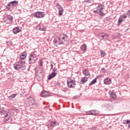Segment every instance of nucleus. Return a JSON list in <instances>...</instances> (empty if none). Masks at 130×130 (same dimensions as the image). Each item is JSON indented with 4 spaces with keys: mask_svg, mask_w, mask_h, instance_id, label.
Returning <instances> with one entry per match:
<instances>
[{
    "mask_svg": "<svg viewBox=\"0 0 130 130\" xmlns=\"http://www.w3.org/2000/svg\"><path fill=\"white\" fill-rule=\"evenodd\" d=\"M33 16L35 18H44L45 17V12H37L33 13Z\"/></svg>",
    "mask_w": 130,
    "mask_h": 130,
    "instance_id": "6",
    "label": "nucleus"
},
{
    "mask_svg": "<svg viewBox=\"0 0 130 130\" xmlns=\"http://www.w3.org/2000/svg\"><path fill=\"white\" fill-rule=\"evenodd\" d=\"M62 13H63V9L62 8V7H59V16H61V15H62Z\"/></svg>",
    "mask_w": 130,
    "mask_h": 130,
    "instance_id": "24",
    "label": "nucleus"
},
{
    "mask_svg": "<svg viewBox=\"0 0 130 130\" xmlns=\"http://www.w3.org/2000/svg\"><path fill=\"white\" fill-rule=\"evenodd\" d=\"M26 101L29 104L31 109H36L38 107V104L36 103V101L34 98L29 96L26 99Z\"/></svg>",
    "mask_w": 130,
    "mask_h": 130,
    "instance_id": "3",
    "label": "nucleus"
},
{
    "mask_svg": "<svg viewBox=\"0 0 130 130\" xmlns=\"http://www.w3.org/2000/svg\"><path fill=\"white\" fill-rule=\"evenodd\" d=\"M56 86H60V82L57 81L56 83Z\"/></svg>",
    "mask_w": 130,
    "mask_h": 130,
    "instance_id": "36",
    "label": "nucleus"
},
{
    "mask_svg": "<svg viewBox=\"0 0 130 130\" xmlns=\"http://www.w3.org/2000/svg\"><path fill=\"white\" fill-rule=\"evenodd\" d=\"M27 57V53L26 52H23L22 53H21L20 55V58L21 60H24L25 58Z\"/></svg>",
    "mask_w": 130,
    "mask_h": 130,
    "instance_id": "12",
    "label": "nucleus"
},
{
    "mask_svg": "<svg viewBox=\"0 0 130 130\" xmlns=\"http://www.w3.org/2000/svg\"><path fill=\"white\" fill-rule=\"evenodd\" d=\"M17 96V94H12L11 95L9 96V100H12V99H13V98H15Z\"/></svg>",
    "mask_w": 130,
    "mask_h": 130,
    "instance_id": "23",
    "label": "nucleus"
},
{
    "mask_svg": "<svg viewBox=\"0 0 130 130\" xmlns=\"http://www.w3.org/2000/svg\"><path fill=\"white\" fill-rule=\"evenodd\" d=\"M42 74H36V77L39 81H41V80H42Z\"/></svg>",
    "mask_w": 130,
    "mask_h": 130,
    "instance_id": "18",
    "label": "nucleus"
},
{
    "mask_svg": "<svg viewBox=\"0 0 130 130\" xmlns=\"http://www.w3.org/2000/svg\"><path fill=\"white\" fill-rule=\"evenodd\" d=\"M81 49L82 51H83L84 52H85V51H86V49H87V45L86 44H83L81 46Z\"/></svg>",
    "mask_w": 130,
    "mask_h": 130,
    "instance_id": "19",
    "label": "nucleus"
},
{
    "mask_svg": "<svg viewBox=\"0 0 130 130\" xmlns=\"http://www.w3.org/2000/svg\"><path fill=\"white\" fill-rule=\"evenodd\" d=\"M38 63L39 64L40 67H42V66H43V61H42V60H40Z\"/></svg>",
    "mask_w": 130,
    "mask_h": 130,
    "instance_id": "30",
    "label": "nucleus"
},
{
    "mask_svg": "<svg viewBox=\"0 0 130 130\" xmlns=\"http://www.w3.org/2000/svg\"><path fill=\"white\" fill-rule=\"evenodd\" d=\"M101 37L102 38V39L105 40V39H107L109 37V35L106 33H104L101 36Z\"/></svg>",
    "mask_w": 130,
    "mask_h": 130,
    "instance_id": "17",
    "label": "nucleus"
},
{
    "mask_svg": "<svg viewBox=\"0 0 130 130\" xmlns=\"http://www.w3.org/2000/svg\"><path fill=\"white\" fill-rule=\"evenodd\" d=\"M87 114H88L89 115H92V111H89L87 112Z\"/></svg>",
    "mask_w": 130,
    "mask_h": 130,
    "instance_id": "35",
    "label": "nucleus"
},
{
    "mask_svg": "<svg viewBox=\"0 0 130 130\" xmlns=\"http://www.w3.org/2000/svg\"><path fill=\"white\" fill-rule=\"evenodd\" d=\"M41 96H42V97H48V96H49V93L46 91H42Z\"/></svg>",
    "mask_w": 130,
    "mask_h": 130,
    "instance_id": "14",
    "label": "nucleus"
},
{
    "mask_svg": "<svg viewBox=\"0 0 130 130\" xmlns=\"http://www.w3.org/2000/svg\"><path fill=\"white\" fill-rule=\"evenodd\" d=\"M111 79L109 78H106L104 80V83L105 85H110V84H111Z\"/></svg>",
    "mask_w": 130,
    "mask_h": 130,
    "instance_id": "11",
    "label": "nucleus"
},
{
    "mask_svg": "<svg viewBox=\"0 0 130 130\" xmlns=\"http://www.w3.org/2000/svg\"><path fill=\"white\" fill-rule=\"evenodd\" d=\"M83 74L84 76H90V73H89L88 70H84L83 72Z\"/></svg>",
    "mask_w": 130,
    "mask_h": 130,
    "instance_id": "22",
    "label": "nucleus"
},
{
    "mask_svg": "<svg viewBox=\"0 0 130 130\" xmlns=\"http://www.w3.org/2000/svg\"><path fill=\"white\" fill-rule=\"evenodd\" d=\"M1 114L3 115V117H7L8 116V113L5 111V110H0Z\"/></svg>",
    "mask_w": 130,
    "mask_h": 130,
    "instance_id": "20",
    "label": "nucleus"
},
{
    "mask_svg": "<svg viewBox=\"0 0 130 130\" xmlns=\"http://www.w3.org/2000/svg\"><path fill=\"white\" fill-rule=\"evenodd\" d=\"M21 31L22 30L20 29L19 27H17L13 29V32L14 34H17V33H19V32H21Z\"/></svg>",
    "mask_w": 130,
    "mask_h": 130,
    "instance_id": "15",
    "label": "nucleus"
},
{
    "mask_svg": "<svg viewBox=\"0 0 130 130\" xmlns=\"http://www.w3.org/2000/svg\"><path fill=\"white\" fill-rule=\"evenodd\" d=\"M128 127L129 128H130V124H128Z\"/></svg>",
    "mask_w": 130,
    "mask_h": 130,
    "instance_id": "41",
    "label": "nucleus"
},
{
    "mask_svg": "<svg viewBox=\"0 0 130 130\" xmlns=\"http://www.w3.org/2000/svg\"><path fill=\"white\" fill-rule=\"evenodd\" d=\"M74 98L75 99V98H76V97H74Z\"/></svg>",
    "mask_w": 130,
    "mask_h": 130,
    "instance_id": "44",
    "label": "nucleus"
},
{
    "mask_svg": "<svg viewBox=\"0 0 130 130\" xmlns=\"http://www.w3.org/2000/svg\"><path fill=\"white\" fill-rule=\"evenodd\" d=\"M110 95L111 96V98L113 99V100H115V99H116V94H115V92L110 91Z\"/></svg>",
    "mask_w": 130,
    "mask_h": 130,
    "instance_id": "16",
    "label": "nucleus"
},
{
    "mask_svg": "<svg viewBox=\"0 0 130 130\" xmlns=\"http://www.w3.org/2000/svg\"><path fill=\"white\" fill-rule=\"evenodd\" d=\"M51 70H52V68H53V65L52 64H51Z\"/></svg>",
    "mask_w": 130,
    "mask_h": 130,
    "instance_id": "40",
    "label": "nucleus"
},
{
    "mask_svg": "<svg viewBox=\"0 0 130 130\" xmlns=\"http://www.w3.org/2000/svg\"><path fill=\"white\" fill-rule=\"evenodd\" d=\"M7 22L6 23H8V24H12L13 23V16L11 15H8L6 16Z\"/></svg>",
    "mask_w": 130,
    "mask_h": 130,
    "instance_id": "10",
    "label": "nucleus"
},
{
    "mask_svg": "<svg viewBox=\"0 0 130 130\" xmlns=\"http://www.w3.org/2000/svg\"><path fill=\"white\" fill-rule=\"evenodd\" d=\"M68 2H73V0H68Z\"/></svg>",
    "mask_w": 130,
    "mask_h": 130,
    "instance_id": "42",
    "label": "nucleus"
},
{
    "mask_svg": "<svg viewBox=\"0 0 130 130\" xmlns=\"http://www.w3.org/2000/svg\"><path fill=\"white\" fill-rule=\"evenodd\" d=\"M102 71L103 72V73H104V74H105V68H102Z\"/></svg>",
    "mask_w": 130,
    "mask_h": 130,
    "instance_id": "37",
    "label": "nucleus"
},
{
    "mask_svg": "<svg viewBox=\"0 0 130 130\" xmlns=\"http://www.w3.org/2000/svg\"><path fill=\"white\" fill-rule=\"evenodd\" d=\"M128 122H129H129H130V119H129V120H128Z\"/></svg>",
    "mask_w": 130,
    "mask_h": 130,
    "instance_id": "43",
    "label": "nucleus"
},
{
    "mask_svg": "<svg viewBox=\"0 0 130 130\" xmlns=\"http://www.w3.org/2000/svg\"><path fill=\"white\" fill-rule=\"evenodd\" d=\"M21 96H24V92H22L20 93Z\"/></svg>",
    "mask_w": 130,
    "mask_h": 130,
    "instance_id": "39",
    "label": "nucleus"
},
{
    "mask_svg": "<svg viewBox=\"0 0 130 130\" xmlns=\"http://www.w3.org/2000/svg\"><path fill=\"white\" fill-rule=\"evenodd\" d=\"M87 81H88V78L83 77V78H82L81 79V84H84V83H86Z\"/></svg>",
    "mask_w": 130,
    "mask_h": 130,
    "instance_id": "21",
    "label": "nucleus"
},
{
    "mask_svg": "<svg viewBox=\"0 0 130 130\" xmlns=\"http://www.w3.org/2000/svg\"><path fill=\"white\" fill-rule=\"evenodd\" d=\"M129 124L128 120H124L123 122V124Z\"/></svg>",
    "mask_w": 130,
    "mask_h": 130,
    "instance_id": "31",
    "label": "nucleus"
},
{
    "mask_svg": "<svg viewBox=\"0 0 130 130\" xmlns=\"http://www.w3.org/2000/svg\"><path fill=\"white\" fill-rule=\"evenodd\" d=\"M50 126H56V121H51L50 122Z\"/></svg>",
    "mask_w": 130,
    "mask_h": 130,
    "instance_id": "25",
    "label": "nucleus"
},
{
    "mask_svg": "<svg viewBox=\"0 0 130 130\" xmlns=\"http://www.w3.org/2000/svg\"><path fill=\"white\" fill-rule=\"evenodd\" d=\"M127 18V16L126 13H124L119 17L118 21V25L119 26L122 22L125 20V19Z\"/></svg>",
    "mask_w": 130,
    "mask_h": 130,
    "instance_id": "7",
    "label": "nucleus"
},
{
    "mask_svg": "<svg viewBox=\"0 0 130 130\" xmlns=\"http://www.w3.org/2000/svg\"><path fill=\"white\" fill-rule=\"evenodd\" d=\"M41 31H46V28L44 26H41L39 28Z\"/></svg>",
    "mask_w": 130,
    "mask_h": 130,
    "instance_id": "29",
    "label": "nucleus"
},
{
    "mask_svg": "<svg viewBox=\"0 0 130 130\" xmlns=\"http://www.w3.org/2000/svg\"><path fill=\"white\" fill-rule=\"evenodd\" d=\"M26 62L25 61H18L13 65L14 70L16 71H24L26 70Z\"/></svg>",
    "mask_w": 130,
    "mask_h": 130,
    "instance_id": "2",
    "label": "nucleus"
},
{
    "mask_svg": "<svg viewBox=\"0 0 130 130\" xmlns=\"http://www.w3.org/2000/svg\"><path fill=\"white\" fill-rule=\"evenodd\" d=\"M104 9V6L102 4H100L98 6V9L96 10H93V13L95 14H99L100 16H104V13H103V10Z\"/></svg>",
    "mask_w": 130,
    "mask_h": 130,
    "instance_id": "4",
    "label": "nucleus"
},
{
    "mask_svg": "<svg viewBox=\"0 0 130 130\" xmlns=\"http://www.w3.org/2000/svg\"><path fill=\"white\" fill-rule=\"evenodd\" d=\"M68 38H69V36L66 34H62L56 39H54V44L55 46L61 45H64L66 42H68Z\"/></svg>",
    "mask_w": 130,
    "mask_h": 130,
    "instance_id": "1",
    "label": "nucleus"
},
{
    "mask_svg": "<svg viewBox=\"0 0 130 130\" xmlns=\"http://www.w3.org/2000/svg\"><path fill=\"white\" fill-rule=\"evenodd\" d=\"M35 52H31L29 54L30 57L29 58V63H34L37 61V55L35 54Z\"/></svg>",
    "mask_w": 130,
    "mask_h": 130,
    "instance_id": "5",
    "label": "nucleus"
},
{
    "mask_svg": "<svg viewBox=\"0 0 130 130\" xmlns=\"http://www.w3.org/2000/svg\"><path fill=\"white\" fill-rule=\"evenodd\" d=\"M57 72V68H55L53 69L52 73H56Z\"/></svg>",
    "mask_w": 130,
    "mask_h": 130,
    "instance_id": "34",
    "label": "nucleus"
},
{
    "mask_svg": "<svg viewBox=\"0 0 130 130\" xmlns=\"http://www.w3.org/2000/svg\"><path fill=\"white\" fill-rule=\"evenodd\" d=\"M41 73H42V71L41 70L37 71L36 74H37L38 75H41Z\"/></svg>",
    "mask_w": 130,
    "mask_h": 130,
    "instance_id": "33",
    "label": "nucleus"
},
{
    "mask_svg": "<svg viewBox=\"0 0 130 130\" xmlns=\"http://www.w3.org/2000/svg\"><path fill=\"white\" fill-rule=\"evenodd\" d=\"M127 16H130V11L128 10L127 14H126Z\"/></svg>",
    "mask_w": 130,
    "mask_h": 130,
    "instance_id": "38",
    "label": "nucleus"
},
{
    "mask_svg": "<svg viewBox=\"0 0 130 130\" xmlns=\"http://www.w3.org/2000/svg\"><path fill=\"white\" fill-rule=\"evenodd\" d=\"M101 55L102 57H104L105 56V52L102 50L100 51Z\"/></svg>",
    "mask_w": 130,
    "mask_h": 130,
    "instance_id": "28",
    "label": "nucleus"
},
{
    "mask_svg": "<svg viewBox=\"0 0 130 130\" xmlns=\"http://www.w3.org/2000/svg\"><path fill=\"white\" fill-rule=\"evenodd\" d=\"M91 113H92V115H96V114L98 113V111L95 110H92Z\"/></svg>",
    "mask_w": 130,
    "mask_h": 130,
    "instance_id": "27",
    "label": "nucleus"
},
{
    "mask_svg": "<svg viewBox=\"0 0 130 130\" xmlns=\"http://www.w3.org/2000/svg\"><path fill=\"white\" fill-rule=\"evenodd\" d=\"M97 82V79L95 78L94 80H93L91 83H89V86H91V85H93V84H95Z\"/></svg>",
    "mask_w": 130,
    "mask_h": 130,
    "instance_id": "26",
    "label": "nucleus"
},
{
    "mask_svg": "<svg viewBox=\"0 0 130 130\" xmlns=\"http://www.w3.org/2000/svg\"><path fill=\"white\" fill-rule=\"evenodd\" d=\"M18 1H14L9 2V3L7 5V7L11 8V7H16V6H18Z\"/></svg>",
    "mask_w": 130,
    "mask_h": 130,
    "instance_id": "9",
    "label": "nucleus"
},
{
    "mask_svg": "<svg viewBox=\"0 0 130 130\" xmlns=\"http://www.w3.org/2000/svg\"><path fill=\"white\" fill-rule=\"evenodd\" d=\"M67 85L69 88H73L76 86V81L71 80L70 81H67Z\"/></svg>",
    "mask_w": 130,
    "mask_h": 130,
    "instance_id": "8",
    "label": "nucleus"
},
{
    "mask_svg": "<svg viewBox=\"0 0 130 130\" xmlns=\"http://www.w3.org/2000/svg\"><path fill=\"white\" fill-rule=\"evenodd\" d=\"M56 75H57V73L52 72L51 74L49 75L48 77V80H50L52 78H54V77H55Z\"/></svg>",
    "mask_w": 130,
    "mask_h": 130,
    "instance_id": "13",
    "label": "nucleus"
},
{
    "mask_svg": "<svg viewBox=\"0 0 130 130\" xmlns=\"http://www.w3.org/2000/svg\"><path fill=\"white\" fill-rule=\"evenodd\" d=\"M7 44L8 46H11V45H12L13 44V43H12L11 41H9V42H7Z\"/></svg>",
    "mask_w": 130,
    "mask_h": 130,
    "instance_id": "32",
    "label": "nucleus"
}]
</instances>
